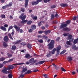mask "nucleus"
Listing matches in <instances>:
<instances>
[{
    "label": "nucleus",
    "instance_id": "f257e3e1",
    "mask_svg": "<svg viewBox=\"0 0 78 78\" xmlns=\"http://www.w3.org/2000/svg\"><path fill=\"white\" fill-rule=\"evenodd\" d=\"M54 44H55V40H51L50 43L48 45V49L49 50L53 49L54 47Z\"/></svg>",
    "mask_w": 78,
    "mask_h": 78
},
{
    "label": "nucleus",
    "instance_id": "f03ea898",
    "mask_svg": "<svg viewBox=\"0 0 78 78\" xmlns=\"http://www.w3.org/2000/svg\"><path fill=\"white\" fill-rule=\"evenodd\" d=\"M24 14L23 13H22L21 14V15L19 16V18L20 19H21L22 21H23V20H25V18L27 17V16L26 15H24Z\"/></svg>",
    "mask_w": 78,
    "mask_h": 78
},
{
    "label": "nucleus",
    "instance_id": "7ed1b4c3",
    "mask_svg": "<svg viewBox=\"0 0 78 78\" xmlns=\"http://www.w3.org/2000/svg\"><path fill=\"white\" fill-rule=\"evenodd\" d=\"M61 46L59 45L56 48L57 54H56V56H58L59 54V50H61Z\"/></svg>",
    "mask_w": 78,
    "mask_h": 78
},
{
    "label": "nucleus",
    "instance_id": "20e7f679",
    "mask_svg": "<svg viewBox=\"0 0 78 78\" xmlns=\"http://www.w3.org/2000/svg\"><path fill=\"white\" fill-rule=\"evenodd\" d=\"M30 63H33V64H34V63H36V62H37V60H34V58H31L30 60H29Z\"/></svg>",
    "mask_w": 78,
    "mask_h": 78
},
{
    "label": "nucleus",
    "instance_id": "39448f33",
    "mask_svg": "<svg viewBox=\"0 0 78 78\" xmlns=\"http://www.w3.org/2000/svg\"><path fill=\"white\" fill-rule=\"evenodd\" d=\"M66 44H67V45H65V47H66V48H68V47H69V46H68V45H72V43H70V41H67Z\"/></svg>",
    "mask_w": 78,
    "mask_h": 78
},
{
    "label": "nucleus",
    "instance_id": "423d86ee",
    "mask_svg": "<svg viewBox=\"0 0 78 78\" xmlns=\"http://www.w3.org/2000/svg\"><path fill=\"white\" fill-rule=\"evenodd\" d=\"M14 68V67L12 65H10L8 68H6V70H11V69H13Z\"/></svg>",
    "mask_w": 78,
    "mask_h": 78
},
{
    "label": "nucleus",
    "instance_id": "0eeeda50",
    "mask_svg": "<svg viewBox=\"0 0 78 78\" xmlns=\"http://www.w3.org/2000/svg\"><path fill=\"white\" fill-rule=\"evenodd\" d=\"M71 30V29L70 28H68L67 27H66L64 28L63 29V30L65 31H67V32H69V31H70Z\"/></svg>",
    "mask_w": 78,
    "mask_h": 78
},
{
    "label": "nucleus",
    "instance_id": "6e6552de",
    "mask_svg": "<svg viewBox=\"0 0 78 78\" xmlns=\"http://www.w3.org/2000/svg\"><path fill=\"white\" fill-rule=\"evenodd\" d=\"M13 27L14 28L16 29V31H19L20 30V27H17L16 25H14L13 26Z\"/></svg>",
    "mask_w": 78,
    "mask_h": 78
},
{
    "label": "nucleus",
    "instance_id": "1a4fd4ad",
    "mask_svg": "<svg viewBox=\"0 0 78 78\" xmlns=\"http://www.w3.org/2000/svg\"><path fill=\"white\" fill-rule=\"evenodd\" d=\"M25 4L24 5V6L25 8H27L28 6V2H29V0H25Z\"/></svg>",
    "mask_w": 78,
    "mask_h": 78
},
{
    "label": "nucleus",
    "instance_id": "9d476101",
    "mask_svg": "<svg viewBox=\"0 0 78 78\" xmlns=\"http://www.w3.org/2000/svg\"><path fill=\"white\" fill-rule=\"evenodd\" d=\"M27 69H28V68L27 67L25 68H23L21 72V73H24V72H26V71H27Z\"/></svg>",
    "mask_w": 78,
    "mask_h": 78
},
{
    "label": "nucleus",
    "instance_id": "9b49d317",
    "mask_svg": "<svg viewBox=\"0 0 78 78\" xmlns=\"http://www.w3.org/2000/svg\"><path fill=\"white\" fill-rule=\"evenodd\" d=\"M67 25V24H62L60 26V28L61 29H62V28H64L65 27H66Z\"/></svg>",
    "mask_w": 78,
    "mask_h": 78
},
{
    "label": "nucleus",
    "instance_id": "f8f14e48",
    "mask_svg": "<svg viewBox=\"0 0 78 78\" xmlns=\"http://www.w3.org/2000/svg\"><path fill=\"white\" fill-rule=\"evenodd\" d=\"M4 40L5 42H8V41H9L8 37L7 36H5L4 38Z\"/></svg>",
    "mask_w": 78,
    "mask_h": 78
},
{
    "label": "nucleus",
    "instance_id": "ddd939ff",
    "mask_svg": "<svg viewBox=\"0 0 78 78\" xmlns=\"http://www.w3.org/2000/svg\"><path fill=\"white\" fill-rule=\"evenodd\" d=\"M25 57L26 58H27V59H29V58H32V56L30 55L29 54H27L25 55Z\"/></svg>",
    "mask_w": 78,
    "mask_h": 78
},
{
    "label": "nucleus",
    "instance_id": "4468645a",
    "mask_svg": "<svg viewBox=\"0 0 78 78\" xmlns=\"http://www.w3.org/2000/svg\"><path fill=\"white\" fill-rule=\"evenodd\" d=\"M8 70H6V68L5 69H3L2 70V72L4 73H5V74H8V73H9V71H7Z\"/></svg>",
    "mask_w": 78,
    "mask_h": 78
},
{
    "label": "nucleus",
    "instance_id": "2eb2a0df",
    "mask_svg": "<svg viewBox=\"0 0 78 78\" xmlns=\"http://www.w3.org/2000/svg\"><path fill=\"white\" fill-rule=\"evenodd\" d=\"M61 7H67L68 6V5L67 4L62 3L60 4Z\"/></svg>",
    "mask_w": 78,
    "mask_h": 78
},
{
    "label": "nucleus",
    "instance_id": "dca6fc26",
    "mask_svg": "<svg viewBox=\"0 0 78 78\" xmlns=\"http://www.w3.org/2000/svg\"><path fill=\"white\" fill-rule=\"evenodd\" d=\"M72 48L73 50H76L78 49V47H76V46L75 44H74V45H73Z\"/></svg>",
    "mask_w": 78,
    "mask_h": 78
},
{
    "label": "nucleus",
    "instance_id": "f3484780",
    "mask_svg": "<svg viewBox=\"0 0 78 78\" xmlns=\"http://www.w3.org/2000/svg\"><path fill=\"white\" fill-rule=\"evenodd\" d=\"M44 34H45V35H47L48 34L50 33H51V31L49 30H45L44 31Z\"/></svg>",
    "mask_w": 78,
    "mask_h": 78
},
{
    "label": "nucleus",
    "instance_id": "a211bd4d",
    "mask_svg": "<svg viewBox=\"0 0 78 78\" xmlns=\"http://www.w3.org/2000/svg\"><path fill=\"white\" fill-rule=\"evenodd\" d=\"M31 4L32 5H38V4L36 1H34L33 2H32Z\"/></svg>",
    "mask_w": 78,
    "mask_h": 78
},
{
    "label": "nucleus",
    "instance_id": "6ab92c4d",
    "mask_svg": "<svg viewBox=\"0 0 78 78\" xmlns=\"http://www.w3.org/2000/svg\"><path fill=\"white\" fill-rule=\"evenodd\" d=\"M67 59L68 61H72L73 58L71 56H69L67 58Z\"/></svg>",
    "mask_w": 78,
    "mask_h": 78
},
{
    "label": "nucleus",
    "instance_id": "aec40b11",
    "mask_svg": "<svg viewBox=\"0 0 78 78\" xmlns=\"http://www.w3.org/2000/svg\"><path fill=\"white\" fill-rule=\"evenodd\" d=\"M0 28L3 31H6V29L3 26L1 27Z\"/></svg>",
    "mask_w": 78,
    "mask_h": 78
},
{
    "label": "nucleus",
    "instance_id": "412c9836",
    "mask_svg": "<svg viewBox=\"0 0 78 78\" xmlns=\"http://www.w3.org/2000/svg\"><path fill=\"white\" fill-rule=\"evenodd\" d=\"M8 36L9 37V38H10V39H11V40H12V41H13L14 40V39H13V38H12V36H11V34L9 33L8 34Z\"/></svg>",
    "mask_w": 78,
    "mask_h": 78
},
{
    "label": "nucleus",
    "instance_id": "4be33fe9",
    "mask_svg": "<svg viewBox=\"0 0 78 78\" xmlns=\"http://www.w3.org/2000/svg\"><path fill=\"white\" fill-rule=\"evenodd\" d=\"M31 28L33 30H36V26L35 25H33L31 27Z\"/></svg>",
    "mask_w": 78,
    "mask_h": 78
},
{
    "label": "nucleus",
    "instance_id": "5701e85b",
    "mask_svg": "<svg viewBox=\"0 0 78 78\" xmlns=\"http://www.w3.org/2000/svg\"><path fill=\"white\" fill-rule=\"evenodd\" d=\"M68 39L69 40H70V39H72V36L71 34H69V36L68 37Z\"/></svg>",
    "mask_w": 78,
    "mask_h": 78
},
{
    "label": "nucleus",
    "instance_id": "b1692460",
    "mask_svg": "<svg viewBox=\"0 0 78 78\" xmlns=\"http://www.w3.org/2000/svg\"><path fill=\"white\" fill-rule=\"evenodd\" d=\"M32 73V71L30 70H28L27 72H26L25 73V74H30Z\"/></svg>",
    "mask_w": 78,
    "mask_h": 78
},
{
    "label": "nucleus",
    "instance_id": "393cba45",
    "mask_svg": "<svg viewBox=\"0 0 78 78\" xmlns=\"http://www.w3.org/2000/svg\"><path fill=\"white\" fill-rule=\"evenodd\" d=\"M25 64L24 63H19L14 64H13V66H16V65H22Z\"/></svg>",
    "mask_w": 78,
    "mask_h": 78
},
{
    "label": "nucleus",
    "instance_id": "a878e982",
    "mask_svg": "<svg viewBox=\"0 0 78 78\" xmlns=\"http://www.w3.org/2000/svg\"><path fill=\"white\" fill-rule=\"evenodd\" d=\"M51 20H53L55 19V15L53 14H51Z\"/></svg>",
    "mask_w": 78,
    "mask_h": 78
},
{
    "label": "nucleus",
    "instance_id": "bb28decb",
    "mask_svg": "<svg viewBox=\"0 0 78 78\" xmlns=\"http://www.w3.org/2000/svg\"><path fill=\"white\" fill-rule=\"evenodd\" d=\"M27 47L28 48H30V49H31V48H32V47H31V44L29 43L27 44Z\"/></svg>",
    "mask_w": 78,
    "mask_h": 78
},
{
    "label": "nucleus",
    "instance_id": "cd10ccee",
    "mask_svg": "<svg viewBox=\"0 0 78 78\" xmlns=\"http://www.w3.org/2000/svg\"><path fill=\"white\" fill-rule=\"evenodd\" d=\"M56 48H54L53 50H52L51 51V54H52V55H53L55 53V51H56Z\"/></svg>",
    "mask_w": 78,
    "mask_h": 78
},
{
    "label": "nucleus",
    "instance_id": "c85d7f7f",
    "mask_svg": "<svg viewBox=\"0 0 78 78\" xmlns=\"http://www.w3.org/2000/svg\"><path fill=\"white\" fill-rule=\"evenodd\" d=\"M51 51H49L48 54L46 55L47 57H50L51 56Z\"/></svg>",
    "mask_w": 78,
    "mask_h": 78
},
{
    "label": "nucleus",
    "instance_id": "c756f323",
    "mask_svg": "<svg viewBox=\"0 0 78 78\" xmlns=\"http://www.w3.org/2000/svg\"><path fill=\"white\" fill-rule=\"evenodd\" d=\"M22 42L21 41H20V40H19V41H16L15 42V44H19L20 42Z\"/></svg>",
    "mask_w": 78,
    "mask_h": 78
},
{
    "label": "nucleus",
    "instance_id": "7c9ffc66",
    "mask_svg": "<svg viewBox=\"0 0 78 78\" xmlns=\"http://www.w3.org/2000/svg\"><path fill=\"white\" fill-rule=\"evenodd\" d=\"M7 55L9 58H11V57H12V54H9V53H7Z\"/></svg>",
    "mask_w": 78,
    "mask_h": 78
},
{
    "label": "nucleus",
    "instance_id": "2f4dec72",
    "mask_svg": "<svg viewBox=\"0 0 78 78\" xmlns=\"http://www.w3.org/2000/svg\"><path fill=\"white\" fill-rule=\"evenodd\" d=\"M3 46H4L5 48H6V47H8V45H7V44L6 42H4L3 43Z\"/></svg>",
    "mask_w": 78,
    "mask_h": 78
},
{
    "label": "nucleus",
    "instance_id": "473e14b6",
    "mask_svg": "<svg viewBox=\"0 0 78 78\" xmlns=\"http://www.w3.org/2000/svg\"><path fill=\"white\" fill-rule=\"evenodd\" d=\"M16 49V46L15 45L13 46L12 47V50H15Z\"/></svg>",
    "mask_w": 78,
    "mask_h": 78
},
{
    "label": "nucleus",
    "instance_id": "72a5a7b5",
    "mask_svg": "<svg viewBox=\"0 0 78 78\" xmlns=\"http://www.w3.org/2000/svg\"><path fill=\"white\" fill-rule=\"evenodd\" d=\"M31 23H32V21L31 20L27 21V25H30V24H31Z\"/></svg>",
    "mask_w": 78,
    "mask_h": 78
},
{
    "label": "nucleus",
    "instance_id": "f704fd0d",
    "mask_svg": "<svg viewBox=\"0 0 78 78\" xmlns=\"http://www.w3.org/2000/svg\"><path fill=\"white\" fill-rule=\"evenodd\" d=\"M58 22L56 20L52 22V24H57Z\"/></svg>",
    "mask_w": 78,
    "mask_h": 78
},
{
    "label": "nucleus",
    "instance_id": "c9c22d12",
    "mask_svg": "<svg viewBox=\"0 0 78 78\" xmlns=\"http://www.w3.org/2000/svg\"><path fill=\"white\" fill-rule=\"evenodd\" d=\"M45 62V61H41L39 62V64H44V62Z\"/></svg>",
    "mask_w": 78,
    "mask_h": 78
},
{
    "label": "nucleus",
    "instance_id": "e433bc0d",
    "mask_svg": "<svg viewBox=\"0 0 78 78\" xmlns=\"http://www.w3.org/2000/svg\"><path fill=\"white\" fill-rule=\"evenodd\" d=\"M8 76L9 78H12V73H10L8 75Z\"/></svg>",
    "mask_w": 78,
    "mask_h": 78
},
{
    "label": "nucleus",
    "instance_id": "4c0bfd02",
    "mask_svg": "<svg viewBox=\"0 0 78 78\" xmlns=\"http://www.w3.org/2000/svg\"><path fill=\"white\" fill-rule=\"evenodd\" d=\"M5 59V57H3L1 58H0V61H3Z\"/></svg>",
    "mask_w": 78,
    "mask_h": 78
},
{
    "label": "nucleus",
    "instance_id": "58836bf2",
    "mask_svg": "<svg viewBox=\"0 0 78 78\" xmlns=\"http://www.w3.org/2000/svg\"><path fill=\"white\" fill-rule=\"evenodd\" d=\"M70 20H67L66 22V24H70Z\"/></svg>",
    "mask_w": 78,
    "mask_h": 78
},
{
    "label": "nucleus",
    "instance_id": "ea45409f",
    "mask_svg": "<svg viewBox=\"0 0 78 78\" xmlns=\"http://www.w3.org/2000/svg\"><path fill=\"white\" fill-rule=\"evenodd\" d=\"M21 45H23V46H25V45H27V43L25 42H23L22 43L20 44Z\"/></svg>",
    "mask_w": 78,
    "mask_h": 78
},
{
    "label": "nucleus",
    "instance_id": "a19ab883",
    "mask_svg": "<svg viewBox=\"0 0 78 78\" xmlns=\"http://www.w3.org/2000/svg\"><path fill=\"white\" fill-rule=\"evenodd\" d=\"M77 42H78V41H77L76 40V39H75L73 41V43L74 45H75L77 43Z\"/></svg>",
    "mask_w": 78,
    "mask_h": 78
},
{
    "label": "nucleus",
    "instance_id": "79ce46f5",
    "mask_svg": "<svg viewBox=\"0 0 78 78\" xmlns=\"http://www.w3.org/2000/svg\"><path fill=\"white\" fill-rule=\"evenodd\" d=\"M8 5L7 6L8 7H9V6H12V2H10L9 5Z\"/></svg>",
    "mask_w": 78,
    "mask_h": 78
},
{
    "label": "nucleus",
    "instance_id": "37998d69",
    "mask_svg": "<svg viewBox=\"0 0 78 78\" xmlns=\"http://www.w3.org/2000/svg\"><path fill=\"white\" fill-rule=\"evenodd\" d=\"M24 76H25V75L23 74V73H22L20 76L21 78H23V77H24Z\"/></svg>",
    "mask_w": 78,
    "mask_h": 78
},
{
    "label": "nucleus",
    "instance_id": "c03bdc74",
    "mask_svg": "<svg viewBox=\"0 0 78 78\" xmlns=\"http://www.w3.org/2000/svg\"><path fill=\"white\" fill-rule=\"evenodd\" d=\"M42 37L43 38V39H47V38H48V37L46 35H43L42 36Z\"/></svg>",
    "mask_w": 78,
    "mask_h": 78
},
{
    "label": "nucleus",
    "instance_id": "a18cd8bd",
    "mask_svg": "<svg viewBox=\"0 0 78 78\" xmlns=\"http://www.w3.org/2000/svg\"><path fill=\"white\" fill-rule=\"evenodd\" d=\"M8 5H6L5 6H2V9H6L8 7Z\"/></svg>",
    "mask_w": 78,
    "mask_h": 78
},
{
    "label": "nucleus",
    "instance_id": "49530a36",
    "mask_svg": "<svg viewBox=\"0 0 78 78\" xmlns=\"http://www.w3.org/2000/svg\"><path fill=\"white\" fill-rule=\"evenodd\" d=\"M66 50H63L60 53V54L62 55V54H64V53L66 52Z\"/></svg>",
    "mask_w": 78,
    "mask_h": 78
},
{
    "label": "nucleus",
    "instance_id": "de8ad7c7",
    "mask_svg": "<svg viewBox=\"0 0 78 78\" xmlns=\"http://www.w3.org/2000/svg\"><path fill=\"white\" fill-rule=\"evenodd\" d=\"M21 11L22 12H25V9L24 8H21Z\"/></svg>",
    "mask_w": 78,
    "mask_h": 78
},
{
    "label": "nucleus",
    "instance_id": "09e8293b",
    "mask_svg": "<svg viewBox=\"0 0 78 78\" xmlns=\"http://www.w3.org/2000/svg\"><path fill=\"white\" fill-rule=\"evenodd\" d=\"M61 70L63 72H66V70L63 67H61Z\"/></svg>",
    "mask_w": 78,
    "mask_h": 78
},
{
    "label": "nucleus",
    "instance_id": "8fccbe9b",
    "mask_svg": "<svg viewBox=\"0 0 78 78\" xmlns=\"http://www.w3.org/2000/svg\"><path fill=\"white\" fill-rule=\"evenodd\" d=\"M38 42H40V43H43L44 41L42 40V39H40L38 40Z\"/></svg>",
    "mask_w": 78,
    "mask_h": 78
},
{
    "label": "nucleus",
    "instance_id": "3c124183",
    "mask_svg": "<svg viewBox=\"0 0 78 78\" xmlns=\"http://www.w3.org/2000/svg\"><path fill=\"white\" fill-rule=\"evenodd\" d=\"M1 17H2V18H3V19H5V15L4 14L1 15Z\"/></svg>",
    "mask_w": 78,
    "mask_h": 78
},
{
    "label": "nucleus",
    "instance_id": "603ef678",
    "mask_svg": "<svg viewBox=\"0 0 78 78\" xmlns=\"http://www.w3.org/2000/svg\"><path fill=\"white\" fill-rule=\"evenodd\" d=\"M43 76L44 77V78H48V75L45 74H44Z\"/></svg>",
    "mask_w": 78,
    "mask_h": 78
},
{
    "label": "nucleus",
    "instance_id": "864d4df0",
    "mask_svg": "<svg viewBox=\"0 0 78 78\" xmlns=\"http://www.w3.org/2000/svg\"><path fill=\"white\" fill-rule=\"evenodd\" d=\"M52 65L54 67L55 69H56V70H57V66H56V65L53 63L52 64Z\"/></svg>",
    "mask_w": 78,
    "mask_h": 78
},
{
    "label": "nucleus",
    "instance_id": "5fc2aeb1",
    "mask_svg": "<svg viewBox=\"0 0 78 78\" xmlns=\"http://www.w3.org/2000/svg\"><path fill=\"white\" fill-rule=\"evenodd\" d=\"M69 33H67V34H63V36H68V35H69Z\"/></svg>",
    "mask_w": 78,
    "mask_h": 78
},
{
    "label": "nucleus",
    "instance_id": "6e6d98bb",
    "mask_svg": "<svg viewBox=\"0 0 78 78\" xmlns=\"http://www.w3.org/2000/svg\"><path fill=\"white\" fill-rule=\"evenodd\" d=\"M37 1V3L38 4H39V2H41V1H42V0H36Z\"/></svg>",
    "mask_w": 78,
    "mask_h": 78
},
{
    "label": "nucleus",
    "instance_id": "4d7b16f0",
    "mask_svg": "<svg viewBox=\"0 0 78 78\" xmlns=\"http://www.w3.org/2000/svg\"><path fill=\"white\" fill-rule=\"evenodd\" d=\"M12 28V27L11 26H10L9 28L8 31H10V30H11Z\"/></svg>",
    "mask_w": 78,
    "mask_h": 78
},
{
    "label": "nucleus",
    "instance_id": "13d9d810",
    "mask_svg": "<svg viewBox=\"0 0 78 78\" xmlns=\"http://www.w3.org/2000/svg\"><path fill=\"white\" fill-rule=\"evenodd\" d=\"M33 29H30V30H29L28 31L29 33H32L33 32Z\"/></svg>",
    "mask_w": 78,
    "mask_h": 78
},
{
    "label": "nucleus",
    "instance_id": "bf43d9fd",
    "mask_svg": "<svg viewBox=\"0 0 78 78\" xmlns=\"http://www.w3.org/2000/svg\"><path fill=\"white\" fill-rule=\"evenodd\" d=\"M73 20L75 21V20H76V16H74L73 18Z\"/></svg>",
    "mask_w": 78,
    "mask_h": 78
},
{
    "label": "nucleus",
    "instance_id": "052dcab7",
    "mask_svg": "<svg viewBox=\"0 0 78 78\" xmlns=\"http://www.w3.org/2000/svg\"><path fill=\"white\" fill-rule=\"evenodd\" d=\"M33 19L35 20H36L37 19V17L36 16H35L33 18Z\"/></svg>",
    "mask_w": 78,
    "mask_h": 78
},
{
    "label": "nucleus",
    "instance_id": "680f3d73",
    "mask_svg": "<svg viewBox=\"0 0 78 78\" xmlns=\"http://www.w3.org/2000/svg\"><path fill=\"white\" fill-rule=\"evenodd\" d=\"M13 61V59H9V60H8V62H11V61Z\"/></svg>",
    "mask_w": 78,
    "mask_h": 78
},
{
    "label": "nucleus",
    "instance_id": "e2e57ef3",
    "mask_svg": "<svg viewBox=\"0 0 78 78\" xmlns=\"http://www.w3.org/2000/svg\"><path fill=\"white\" fill-rule=\"evenodd\" d=\"M55 7L56 6L55 5H53L51 6V8L53 9V8H55Z\"/></svg>",
    "mask_w": 78,
    "mask_h": 78
},
{
    "label": "nucleus",
    "instance_id": "0e129e2a",
    "mask_svg": "<svg viewBox=\"0 0 78 78\" xmlns=\"http://www.w3.org/2000/svg\"><path fill=\"white\" fill-rule=\"evenodd\" d=\"M42 33H44V31H38V33H39V34H41Z\"/></svg>",
    "mask_w": 78,
    "mask_h": 78
},
{
    "label": "nucleus",
    "instance_id": "69168bd1",
    "mask_svg": "<svg viewBox=\"0 0 78 78\" xmlns=\"http://www.w3.org/2000/svg\"><path fill=\"white\" fill-rule=\"evenodd\" d=\"M20 33H23V30L22 29H20Z\"/></svg>",
    "mask_w": 78,
    "mask_h": 78
},
{
    "label": "nucleus",
    "instance_id": "338daca9",
    "mask_svg": "<svg viewBox=\"0 0 78 78\" xmlns=\"http://www.w3.org/2000/svg\"><path fill=\"white\" fill-rule=\"evenodd\" d=\"M41 22H42V21H40L39 23H38V26H41V25H42V24L41 23Z\"/></svg>",
    "mask_w": 78,
    "mask_h": 78
},
{
    "label": "nucleus",
    "instance_id": "774afa93",
    "mask_svg": "<svg viewBox=\"0 0 78 78\" xmlns=\"http://www.w3.org/2000/svg\"><path fill=\"white\" fill-rule=\"evenodd\" d=\"M3 67V64H0V68Z\"/></svg>",
    "mask_w": 78,
    "mask_h": 78
}]
</instances>
